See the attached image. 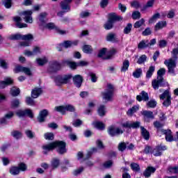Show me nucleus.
Masks as SVG:
<instances>
[{"label":"nucleus","instance_id":"a19ab883","mask_svg":"<svg viewBox=\"0 0 178 178\" xmlns=\"http://www.w3.org/2000/svg\"><path fill=\"white\" fill-rule=\"evenodd\" d=\"M10 94L13 97H17L20 94V89L13 87L10 90Z\"/></svg>","mask_w":178,"mask_h":178},{"label":"nucleus","instance_id":"a18cd8bd","mask_svg":"<svg viewBox=\"0 0 178 178\" xmlns=\"http://www.w3.org/2000/svg\"><path fill=\"white\" fill-rule=\"evenodd\" d=\"M145 20L144 19H141L140 20L136 22L134 24V27L135 29H140V27H141V26H143V24H145Z\"/></svg>","mask_w":178,"mask_h":178},{"label":"nucleus","instance_id":"4468645a","mask_svg":"<svg viewBox=\"0 0 178 178\" xmlns=\"http://www.w3.org/2000/svg\"><path fill=\"white\" fill-rule=\"evenodd\" d=\"M73 83L75 86H76L78 88H80L81 87V84H83V76L80 74H76L72 78Z\"/></svg>","mask_w":178,"mask_h":178},{"label":"nucleus","instance_id":"393cba45","mask_svg":"<svg viewBox=\"0 0 178 178\" xmlns=\"http://www.w3.org/2000/svg\"><path fill=\"white\" fill-rule=\"evenodd\" d=\"M166 21H160L156 24L154 26L155 31H158V30H162L163 27H166Z\"/></svg>","mask_w":178,"mask_h":178},{"label":"nucleus","instance_id":"b1692460","mask_svg":"<svg viewBox=\"0 0 178 178\" xmlns=\"http://www.w3.org/2000/svg\"><path fill=\"white\" fill-rule=\"evenodd\" d=\"M47 13H41L40 15H39V22H40V27H42L44 24H45V18L47 17Z\"/></svg>","mask_w":178,"mask_h":178},{"label":"nucleus","instance_id":"72a5a7b5","mask_svg":"<svg viewBox=\"0 0 178 178\" xmlns=\"http://www.w3.org/2000/svg\"><path fill=\"white\" fill-rule=\"evenodd\" d=\"M158 19H161V14L159 13L153 15L152 17L149 19V23L152 24V23H155Z\"/></svg>","mask_w":178,"mask_h":178},{"label":"nucleus","instance_id":"bf43d9fd","mask_svg":"<svg viewBox=\"0 0 178 178\" xmlns=\"http://www.w3.org/2000/svg\"><path fill=\"white\" fill-rule=\"evenodd\" d=\"M17 168H19V172L20 170L21 172H26V170H27V165H26V164L24 163L18 164V166Z\"/></svg>","mask_w":178,"mask_h":178},{"label":"nucleus","instance_id":"20e7f679","mask_svg":"<svg viewBox=\"0 0 178 178\" xmlns=\"http://www.w3.org/2000/svg\"><path fill=\"white\" fill-rule=\"evenodd\" d=\"M72 79V75H63L58 76L56 78L55 83L56 86H62L63 84H67V83H70V80Z\"/></svg>","mask_w":178,"mask_h":178},{"label":"nucleus","instance_id":"58836bf2","mask_svg":"<svg viewBox=\"0 0 178 178\" xmlns=\"http://www.w3.org/2000/svg\"><path fill=\"white\" fill-rule=\"evenodd\" d=\"M36 62L39 66H44V65L48 63V58H47V57L42 58H37Z\"/></svg>","mask_w":178,"mask_h":178},{"label":"nucleus","instance_id":"473e14b6","mask_svg":"<svg viewBox=\"0 0 178 178\" xmlns=\"http://www.w3.org/2000/svg\"><path fill=\"white\" fill-rule=\"evenodd\" d=\"M13 112H9L8 113L6 114L5 117L0 120V123L1 124L6 123V119H12V118H13Z\"/></svg>","mask_w":178,"mask_h":178},{"label":"nucleus","instance_id":"09e8293b","mask_svg":"<svg viewBox=\"0 0 178 178\" xmlns=\"http://www.w3.org/2000/svg\"><path fill=\"white\" fill-rule=\"evenodd\" d=\"M165 98H170V92H169V90H165L164 92L160 95V99H165Z\"/></svg>","mask_w":178,"mask_h":178},{"label":"nucleus","instance_id":"f03ea898","mask_svg":"<svg viewBox=\"0 0 178 178\" xmlns=\"http://www.w3.org/2000/svg\"><path fill=\"white\" fill-rule=\"evenodd\" d=\"M102 95L106 101H112V98H113V86L108 83L106 90L102 92Z\"/></svg>","mask_w":178,"mask_h":178},{"label":"nucleus","instance_id":"4c0bfd02","mask_svg":"<svg viewBox=\"0 0 178 178\" xmlns=\"http://www.w3.org/2000/svg\"><path fill=\"white\" fill-rule=\"evenodd\" d=\"M117 38H116V34L115 33H108L106 36V40L109 41L111 42H115V41H116Z\"/></svg>","mask_w":178,"mask_h":178},{"label":"nucleus","instance_id":"bb28decb","mask_svg":"<svg viewBox=\"0 0 178 178\" xmlns=\"http://www.w3.org/2000/svg\"><path fill=\"white\" fill-rule=\"evenodd\" d=\"M9 173L13 176H17L20 173V170L17 166H11L9 169Z\"/></svg>","mask_w":178,"mask_h":178},{"label":"nucleus","instance_id":"7c9ffc66","mask_svg":"<svg viewBox=\"0 0 178 178\" xmlns=\"http://www.w3.org/2000/svg\"><path fill=\"white\" fill-rule=\"evenodd\" d=\"M63 65H66L67 66H69L71 69H76L78 66V64L73 61H70L69 60H64L63 62Z\"/></svg>","mask_w":178,"mask_h":178},{"label":"nucleus","instance_id":"69168bd1","mask_svg":"<svg viewBox=\"0 0 178 178\" xmlns=\"http://www.w3.org/2000/svg\"><path fill=\"white\" fill-rule=\"evenodd\" d=\"M0 67L3 69H8V62L6 61V60H0Z\"/></svg>","mask_w":178,"mask_h":178},{"label":"nucleus","instance_id":"79ce46f5","mask_svg":"<svg viewBox=\"0 0 178 178\" xmlns=\"http://www.w3.org/2000/svg\"><path fill=\"white\" fill-rule=\"evenodd\" d=\"M141 74H143V70H141V68H138L133 72V76L135 79H139V77L141 76Z\"/></svg>","mask_w":178,"mask_h":178},{"label":"nucleus","instance_id":"c9c22d12","mask_svg":"<svg viewBox=\"0 0 178 178\" xmlns=\"http://www.w3.org/2000/svg\"><path fill=\"white\" fill-rule=\"evenodd\" d=\"M154 72H155V66L152 65L146 73L147 79H151V77H152V74H154Z\"/></svg>","mask_w":178,"mask_h":178},{"label":"nucleus","instance_id":"4be33fe9","mask_svg":"<svg viewBox=\"0 0 178 178\" xmlns=\"http://www.w3.org/2000/svg\"><path fill=\"white\" fill-rule=\"evenodd\" d=\"M142 115L145 118V120L148 122V119H154V113L149 111H144L142 112Z\"/></svg>","mask_w":178,"mask_h":178},{"label":"nucleus","instance_id":"680f3d73","mask_svg":"<svg viewBox=\"0 0 178 178\" xmlns=\"http://www.w3.org/2000/svg\"><path fill=\"white\" fill-rule=\"evenodd\" d=\"M147 60V56L145 54L142 55L138 60L137 63L138 65H143Z\"/></svg>","mask_w":178,"mask_h":178},{"label":"nucleus","instance_id":"412c9836","mask_svg":"<svg viewBox=\"0 0 178 178\" xmlns=\"http://www.w3.org/2000/svg\"><path fill=\"white\" fill-rule=\"evenodd\" d=\"M63 44V47L64 48H70V47H74V45H77L79 44V41H70V40H65Z\"/></svg>","mask_w":178,"mask_h":178},{"label":"nucleus","instance_id":"1a4fd4ad","mask_svg":"<svg viewBox=\"0 0 178 178\" xmlns=\"http://www.w3.org/2000/svg\"><path fill=\"white\" fill-rule=\"evenodd\" d=\"M15 73H24L26 76H31L33 74L31 73V70L27 67H23L22 65H17L14 69Z\"/></svg>","mask_w":178,"mask_h":178},{"label":"nucleus","instance_id":"39448f33","mask_svg":"<svg viewBox=\"0 0 178 178\" xmlns=\"http://www.w3.org/2000/svg\"><path fill=\"white\" fill-rule=\"evenodd\" d=\"M152 86L154 90H159V87H165V79L163 77L157 76L156 79L152 81Z\"/></svg>","mask_w":178,"mask_h":178},{"label":"nucleus","instance_id":"3c124183","mask_svg":"<svg viewBox=\"0 0 178 178\" xmlns=\"http://www.w3.org/2000/svg\"><path fill=\"white\" fill-rule=\"evenodd\" d=\"M83 51L85 54H91L92 52V47L90 45L83 46Z\"/></svg>","mask_w":178,"mask_h":178},{"label":"nucleus","instance_id":"4d7b16f0","mask_svg":"<svg viewBox=\"0 0 178 178\" xmlns=\"http://www.w3.org/2000/svg\"><path fill=\"white\" fill-rule=\"evenodd\" d=\"M3 5L6 9H10V8H12V0H3Z\"/></svg>","mask_w":178,"mask_h":178},{"label":"nucleus","instance_id":"9d476101","mask_svg":"<svg viewBox=\"0 0 178 178\" xmlns=\"http://www.w3.org/2000/svg\"><path fill=\"white\" fill-rule=\"evenodd\" d=\"M162 151H166V146L159 145L156 146L155 148L152 149V154L154 156H161L162 155Z\"/></svg>","mask_w":178,"mask_h":178},{"label":"nucleus","instance_id":"5701e85b","mask_svg":"<svg viewBox=\"0 0 178 178\" xmlns=\"http://www.w3.org/2000/svg\"><path fill=\"white\" fill-rule=\"evenodd\" d=\"M41 94H42V90L41 88H36L32 90L31 97L32 98H38Z\"/></svg>","mask_w":178,"mask_h":178},{"label":"nucleus","instance_id":"ddd939ff","mask_svg":"<svg viewBox=\"0 0 178 178\" xmlns=\"http://www.w3.org/2000/svg\"><path fill=\"white\" fill-rule=\"evenodd\" d=\"M162 133L165 136V140L168 143H172V141H175V138H173V135L172 134V131L170 129H162Z\"/></svg>","mask_w":178,"mask_h":178},{"label":"nucleus","instance_id":"a878e982","mask_svg":"<svg viewBox=\"0 0 178 178\" xmlns=\"http://www.w3.org/2000/svg\"><path fill=\"white\" fill-rule=\"evenodd\" d=\"M12 83H13V80L10 78H8L5 81H1L0 88H5L6 86H9V84H12Z\"/></svg>","mask_w":178,"mask_h":178},{"label":"nucleus","instance_id":"052dcab7","mask_svg":"<svg viewBox=\"0 0 178 178\" xmlns=\"http://www.w3.org/2000/svg\"><path fill=\"white\" fill-rule=\"evenodd\" d=\"M19 105H20V100L15 99L11 102V106L13 108H19Z\"/></svg>","mask_w":178,"mask_h":178},{"label":"nucleus","instance_id":"f257e3e1","mask_svg":"<svg viewBox=\"0 0 178 178\" xmlns=\"http://www.w3.org/2000/svg\"><path fill=\"white\" fill-rule=\"evenodd\" d=\"M43 151V154L47 155L49 152V151H53L55 148H57V152L60 155H63V154H66V143L63 141H55L53 143H50L47 145H44L42 146Z\"/></svg>","mask_w":178,"mask_h":178},{"label":"nucleus","instance_id":"a211bd4d","mask_svg":"<svg viewBox=\"0 0 178 178\" xmlns=\"http://www.w3.org/2000/svg\"><path fill=\"white\" fill-rule=\"evenodd\" d=\"M13 20L15 22L16 26L19 29H24V28L27 27V24H24V23L21 22H22V17H14Z\"/></svg>","mask_w":178,"mask_h":178},{"label":"nucleus","instance_id":"7ed1b4c3","mask_svg":"<svg viewBox=\"0 0 178 178\" xmlns=\"http://www.w3.org/2000/svg\"><path fill=\"white\" fill-rule=\"evenodd\" d=\"M54 111L56 112H60V113H62V115H65V113H66V111L68 112H74L76 108L74 106L67 104L66 106H57L54 108Z\"/></svg>","mask_w":178,"mask_h":178},{"label":"nucleus","instance_id":"864d4df0","mask_svg":"<svg viewBox=\"0 0 178 178\" xmlns=\"http://www.w3.org/2000/svg\"><path fill=\"white\" fill-rule=\"evenodd\" d=\"M110 17L111 18V19H113L114 22H116V20L120 21L123 19V17L118 16L115 13L110 14Z\"/></svg>","mask_w":178,"mask_h":178},{"label":"nucleus","instance_id":"cd10ccee","mask_svg":"<svg viewBox=\"0 0 178 178\" xmlns=\"http://www.w3.org/2000/svg\"><path fill=\"white\" fill-rule=\"evenodd\" d=\"M92 125L98 130H104L105 129V124L102 122L95 121L92 122Z\"/></svg>","mask_w":178,"mask_h":178},{"label":"nucleus","instance_id":"f3484780","mask_svg":"<svg viewBox=\"0 0 178 178\" xmlns=\"http://www.w3.org/2000/svg\"><path fill=\"white\" fill-rule=\"evenodd\" d=\"M136 99L139 102H141V101H149V97L148 96V93L144 90H143L139 95L136 96Z\"/></svg>","mask_w":178,"mask_h":178},{"label":"nucleus","instance_id":"423d86ee","mask_svg":"<svg viewBox=\"0 0 178 178\" xmlns=\"http://www.w3.org/2000/svg\"><path fill=\"white\" fill-rule=\"evenodd\" d=\"M164 64L166 65L169 73L171 74H175V68L176 67V60L171 58L164 61Z\"/></svg>","mask_w":178,"mask_h":178},{"label":"nucleus","instance_id":"37998d69","mask_svg":"<svg viewBox=\"0 0 178 178\" xmlns=\"http://www.w3.org/2000/svg\"><path fill=\"white\" fill-rule=\"evenodd\" d=\"M11 136L14 137V138H16V140H19V138H22V132L19 131H13L11 132Z\"/></svg>","mask_w":178,"mask_h":178},{"label":"nucleus","instance_id":"de8ad7c7","mask_svg":"<svg viewBox=\"0 0 178 178\" xmlns=\"http://www.w3.org/2000/svg\"><path fill=\"white\" fill-rule=\"evenodd\" d=\"M8 40H11L13 41L22 40V35L21 34H14L8 36Z\"/></svg>","mask_w":178,"mask_h":178},{"label":"nucleus","instance_id":"dca6fc26","mask_svg":"<svg viewBox=\"0 0 178 178\" xmlns=\"http://www.w3.org/2000/svg\"><path fill=\"white\" fill-rule=\"evenodd\" d=\"M49 112L47 109H44L41 111L39 113V115L38 117V120L40 123H42L43 122H45V118L48 116Z\"/></svg>","mask_w":178,"mask_h":178},{"label":"nucleus","instance_id":"6ab92c4d","mask_svg":"<svg viewBox=\"0 0 178 178\" xmlns=\"http://www.w3.org/2000/svg\"><path fill=\"white\" fill-rule=\"evenodd\" d=\"M156 170V168L147 167L146 170L143 172V176H145V177L146 178L151 177V175H152V173H155Z\"/></svg>","mask_w":178,"mask_h":178},{"label":"nucleus","instance_id":"c03bdc74","mask_svg":"<svg viewBox=\"0 0 178 178\" xmlns=\"http://www.w3.org/2000/svg\"><path fill=\"white\" fill-rule=\"evenodd\" d=\"M97 151H98V149H97V147H92V149H90V150L88 152L85 159H89V158H91V155H92V154H95Z\"/></svg>","mask_w":178,"mask_h":178},{"label":"nucleus","instance_id":"8fccbe9b","mask_svg":"<svg viewBox=\"0 0 178 178\" xmlns=\"http://www.w3.org/2000/svg\"><path fill=\"white\" fill-rule=\"evenodd\" d=\"M97 112L99 116H105V113H106L105 106L104 105L100 106L97 110Z\"/></svg>","mask_w":178,"mask_h":178},{"label":"nucleus","instance_id":"2eb2a0df","mask_svg":"<svg viewBox=\"0 0 178 178\" xmlns=\"http://www.w3.org/2000/svg\"><path fill=\"white\" fill-rule=\"evenodd\" d=\"M42 27H44L45 29H49L50 30H52V29H56V30H57L58 33H59V34H65L66 33V31H63L59 29V28L55 26V24L54 23H49V24H44Z\"/></svg>","mask_w":178,"mask_h":178},{"label":"nucleus","instance_id":"6e6d98bb","mask_svg":"<svg viewBox=\"0 0 178 178\" xmlns=\"http://www.w3.org/2000/svg\"><path fill=\"white\" fill-rule=\"evenodd\" d=\"M33 37L31 34L27 35H21V40H24L25 41H30V40H33Z\"/></svg>","mask_w":178,"mask_h":178},{"label":"nucleus","instance_id":"0eeeda50","mask_svg":"<svg viewBox=\"0 0 178 178\" xmlns=\"http://www.w3.org/2000/svg\"><path fill=\"white\" fill-rule=\"evenodd\" d=\"M15 113L17 116H18V118H25V116H28L31 119L34 118V114H33V111L29 108L25 110H17Z\"/></svg>","mask_w":178,"mask_h":178},{"label":"nucleus","instance_id":"0e129e2a","mask_svg":"<svg viewBox=\"0 0 178 178\" xmlns=\"http://www.w3.org/2000/svg\"><path fill=\"white\" fill-rule=\"evenodd\" d=\"M131 168L134 172H139L140 170V165L136 163H132L131 164Z\"/></svg>","mask_w":178,"mask_h":178},{"label":"nucleus","instance_id":"c85d7f7f","mask_svg":"<svg viewBox=\"0 0 178 178\" xmlns=\"http://www.w3.org/2000/svg\"><path fill=\"white\" fill-rule=\"evenodd\" d=\"M155 3V0H149L147 3L143 6L141 8L142 12H145V10H147L149 8H152L154 6V4Z\"/></svg>","mask_w":178,"mask_h":178},{"label":"nucleus","instance_id":"e433bc0d","mask_svg":"<svg viewBox=\"0 0 178 178\" xmlns=\"http://www.w3.org/2000/svg\"><path fill=\"white\" fill-rule=\"evenodd\" d=\"M129 66H130V61H129V60H124L121 68V72H127V70H129Z\"/></svg>","mask_w":178,"mask_h":178},{"label":"nucleus","instance_id":"5fc2aeb1","mask_svg":"<svg viewBox=\"0 0 178 178\" xmlns=\"http://www.w3.org/2000/svg\"><path fill=\"white\" fill-rule=\"evenodd\" d=\"M133 28V24L131 23L127 24V26L124 29V34H129V33L131 31V29Z\"/></svg>","mask_w":178,"mask_h":178},{"label":"nucleus","instance_id":"6e6552de","mask_svg":"<svg viewBox=\"0 0 178 178\" xmlns=\"http://www.w3.org/2000/svg\"><path fill=\"white\" fill-rule=\"evenodd\" d=\"M108 133L111 137H115L116 136H120V134H123L124 131L118 127L111 126L108 129Z\"/></svg>","mask_w":178,"mask_h":178},{"label":"nucleus","instance_id":"603ef678","mask_svg":"<svg viewBox=\"0 0 178 178\" xmlns=\"http://www.w3.org/2000/svg\"><path fill=\"white\" fill-rule=\"evenodd\" d=\"M140 17H141V13H140L139 11H134L133 12L132 19H134V20H138Z\"/></svg>","mask_w":178,"mask_h":178},{"label":"nucleus","instance_id":"f8f14e48","mask_svg":"<svg viewBox=\"0 0 178 178\" xmlns=\"http://www.w3.org/2000/svg\"><path fill=\"white\" fill-rule=\"evenodd\" d=\"M22 15L24 16V20L26 22V23H33V17L31 16V15H33L32 10L23 11Z\"/></svg>","mask_w":178,"mask_h":178},{"label":"nucleus","instance_id":"f704fd0d","mask_svg":"<svg viewBox=\"0 0 178 178\" xmlns=\"http://www.w3.org/2000/svg\"><path fill=\"white\" fill-rule=\"evenodd\" d=\"M51 67L54 72H56L58 70H60V67H62V65H60V63L57 61H54L52 63Z\"/></svg>","mask_w":178,"mask_h":178},{"label":"nucleus","instance_id":"774afa93","mask_svg":"<svg viewBox=\"0 0 178 178\" xmlns=\"http://www.w3.org/2000/svg\"><path fill=\"white\" fill-rule=\"evenodd\" d=\"M147 106L149 108H155L156 106V101L155 100H150L147 103Z\"/></svg>","mask_w":178,"mask_h":178},{"label":"nucleus","instance_id":"ea45409f","mask_svg":"<svg viewBox=\"0 0 178 178\" xmlns=\"http://www.w3.org/2000/svg\"><path fill=\"white\" fill-rule=\"evenodd\" d=\"M138 109V106H133L132 108L128 110V111L127 112V115L128 116H133V115L137 112Z\"/></svg>","mask_w":178,"mask_h":178},{"label":"nucleus","instance_id":"9b49d317","mask_svg":"<svg viewBox=\"0 0 178 178\" xmlns=\"http://www.w3.org/2000/svg\"><path fill=\"white\" fill-rule=\"evenodd\" d=\"M72 2H73V0H63L60 3L62 10L70 12V4Z\"/></svg>","mask_w":178,"mask_h":178},{"label":"nucleus","instance_id":"13d9d810","mask_svg":"<svg viewBox=\"0 0 178 178\" xmlns=\"http://www.w3.org/2000/svg\"><path fill=\"white\" fill-rule=\"evenodd\" d=\"M126 148H127V145L126 144V143L122 142V143H119L118 149L120 151H121V152H123V151H124V149H126Z\"/></svg>","mask_w":178,"mask_h":178},{"label":"nucleus","instance_id":"338daca9","mask_svg":"<svg viewBox=\"0 0 178 178\" xmlns=\"http://www.w3.org/2000/svg\"><path fill=\"white\" fill-rule=\"evenodd\" d=\"M54 135L52 133L44 134L45 140H54Z\"/></svg>","mask_w":178,"mask_h":178},{"label":"nucleus","instance_id":"aec40b11","mask_svg":"<svg viewBox=\"0 0 178 178\" xmlns=\"http://www.w3.org/2000/svg\"><path fill=\"white\" fill-rule=\"evenodd\" d=\"M148 47H149V40H142L138 44V49H145Z\"/></svg>","mask_w":178,"mask_h":178},{"label":"nucleus","instance_id":"c756f323","mask_svg":"<svg viewBox=\"0 0 178 178\" xmlns=\"http://www.w3.org/2000/svg\"><path fill=\"white\" fill-rule=\"evenodd\" d=\"M113 23L112 18L109 17L108 20L104 25L105 30H111L113 28Z\"/></svg>","mask_w":178,"mask_h":178},{"label":"nucleus","instance_id":"49530a36","mask_svg":"<svg viewBox=\"0 0 178 178\" xmlns=\"http://www.w3.org/2000/svg\"><path fill=\"white\" fill-rule=\"evenodd\" d=\"M60 165V161L58 159H54L51 161V166L54 169H56Z\"/></svg>","mask_w":178,"mask_h":178},{"label":"nucleus","instance_id":"2f4dec72","mask_svg":"<svg viewBox=\"0 0 178 178\" xmlns=\"http://www.w3.org/2000/svg\"><path fill=\"white\" fill-rule=\"evenodd\" d=\"M142 137L145 140H149V132L144 128V127H140Z\"/></svg>","mask_w":178,"mask_h":178},{"label":"nucleus","instance_id":"e2e57ef3","mask_svg":"<svg viewBox=\"0 0 178 178\" xmlns=\"http://www.w3.org/2000/svg\"><path fill=\"white\" fill-rule=\"evenodd\" d=\"M168 172H170V173H172V174L178 173V165L169 167Z\"/></svg>","mask_w":178,"mask_h":178}]
</instances>
